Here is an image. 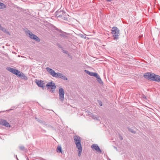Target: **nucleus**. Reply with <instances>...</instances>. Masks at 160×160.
<instances>
[{"label":"nucleus","instance_id":"f257e3e1","mask_svg":"<svg viewBox=\"0 0 160 160\" xmlns=\"http://www.w3.org/2000/svg\"><path fill=\"white\" fill-rule=\"evenodd\" d=\"M73 138L77 148L78 149V156H80L81 155L82 151L80 138L77 136H74Z\"/></svg>","mask_w":160,"mask_h":160},{"label":"nucleus","instance_id":"f03ea898","mask_svg":"<svg viewBox=\"0 0 160 160\" xmlns=\"http://www.w3.org/2000/svg\"><path fill=\"white\" fill-rule=\"evenodd\" d=\"M144 77L147 79L157 82H160V76L153 73L147 72L144 75Z\"/></svg>","mask_w":160,"mask_h":160},{"label":"nucleus","instance_id":"7ed1b4c3","mask_svg":"<svg viewBox=\"0 0 160 160\" xmlns=\"http://www.w3.org/2000/svg\"><path fill=\"white\" fill-rule=\"evenodd\" d=\"M46 86L48 89H50V91L52 92H54L55 91L56 86L54 83L51 82L46 84L45 82L41 81V87L44 89V88H46Z\"/></svg>","mask_w":160,"mask_h":160},{"label":"nucleus","instance_id":"20e7f679","mask_svg":"<svg viewBox=\"0 0 160 160\" xmlns=\"http://www.w3.org/2000/svg\"><path fill=\"white\" fill-rule=\"evenodd\" d=\"M46 69L47 71L53 77L59 78L64 80H67V79L65 76L60 73H56L53 70L49 68H47Z\"/></svg>","mask_w":160,"mask_h":160},{"label":"nucleus","instance_id":"39448f33","mask_svg":"<svg viewBox=\"0 0 160 160\" xmlns=\"http://www.w3.org/2000/svg\"><path fill=\"white\" fill-rule=\"evenodd\" d=\"M111 33L114 40L118 39L120 33L119 30L116 27H114L112 28Z\"/></svg>","mask_w":160,"mask_h":160},{"label":"nucleus","instance_id":"423d86ee","mask_svg":"<svg viewBox=\"0 0 160 160\" xmlns=\"http://www.w3.org/2000/svg\"><path fill=\"white\" fill-rule=\"evenodd\" d=\"M27 35L29 37L31 38L32 39L37 41H39V39L36 35L33 34L30 31L28 30L26 31Z\"/></svg>","mask_w":160,"mask_h":160},{"label":"nucleus","instance_id":"0eeeda50","mask_svg":"<svg viewBox=\"0 0 160 160\" xmlns=\"http://www.w3.org/2000/svg\"><path fill=\"white\" fill-rule=\"evenodd\" d=\"M56 16L57 18H64L66 16V13L63 11L58 10L56 12Z\"/></svg>","mask_w":160,"mask_h":160},{"label":"nucleus","instance_id":"6e6552de","mask_svg":"<svg viewBox=\"0 0 160 160\" xmlns=\"http://www.w3.org/2000/svg\"><path fill=\"white\" fill-rule=\"evenodd\" d=\"M64 93L63 89L62 88H60L59 90V99L62 101L64 100Z\"/></svg>","mask_w":160,"mask_h":160},{"label":"nucleus","instance_id":"1a4fd4ad","mask_svg":"<svg viewBox=\"0 0 160 160\" xmlns=\"http://www.w3.org/2000/svg\"><path fill=\"white\" fill-rule=\"evenodd\" d=\"M7 69L12 73L17 75L18 74V73H20V71L15 68H12L10 67H8Z\"/></svg>","mask_w":160,"mask_h":160},{"label":"nucleus","instance_id":"9d476101","mask_svg":"<svg viewBox=\"0 0 160 160\" xmlns=\"http://www.w3.org/2000/svg\"><path fill=\"white\" fill-rule=\"evenodd\" d=\"M0 124L4 126L7 127H10L9 123L4 120H0Z\"/></svg>","mask_w":160,"mask_h":160},{"label":"nucleus","instance_id":"9b49d317","mask_svg":"<svg viewBox=\"0 0 160 160\" xmlns=\"http://www.w3.org/2000/svg\"><path fill=\"white\" fill-rule=\"evenodd\" d=\"M85 71L87 74H89V75H90L91 76H94V77H96V76L98 74L96 73H94L93 72H90L86 70H85Z\"/></svg>","mask_w":160,"mask_h":160},{"label":"nucleus","instance_id":"f8f14e48","mask_svg":"<svg viewBox=\"0 0 160 160\" xmlns=\"http://www.w3.org/2000/svg\"><path fill=\"white\" fill-rule=\"evenodd\" d=\"M91 147L93 149H94L97 151H100L101 152V151L99 147L96 144H94L92 145Z\"/></svg>","mask_w":160,"mask_h":160},{"label":"nucleus","instance_id":"ddd939ff","mask_svg":"<svg viewBox=\"0 0 160 160\" xmlns=\"http://www.w3.org/2000/svg\"><path fill=\"white\" fill-rule=\"evenodd\" d=\"M18 74L17 76L21 78L22 79H25L27 78L24 74L20 71V73H18Z\"/></svg>","mask_w":160,"mask_h":160},{"label":"nucleus","instance_id":"4468645a","mask_svg":"<svg viewBox=\"0 0 160 160\" xmlns=\"http://www.w3.org/2000/svg\"><path fill=\"white\" fill-rule=\"evenodd\" d=\"M0 30L2 31L3 32H5L7 34L10 35L9 32L7 30L4 28L2 27L0 25Z\"/></svg>","mask_w":160,"mask_h":160},{"label":"nucleus","instance_id":"2eb2a0df","mask_svg":"<svg viewBox=\"0 0 160 160\" xmlns=\"http://www.w3.org/2000/svg\"><path fill=\"white\" fill-rule=\"evenodd\" d=\"M96 77L97 78V80L98 81L99 83H100L101 84L103 82H102V80L100 78L98 74L96 76Z\"/></svg>","mask_w":160,"mask_h":160},{"label":"nucleus","instance_id":"dca6fc26","mask_svg":"<svg viewBox=\"0 0 160 160\" xmlns=\"http://www.w3.org/2000/svg\"><path fill=\"white\" fill-rule=\"evenodd\" d=\"M6 7L5 5L0 2V9H3Z\"/></svg>","mask_w":160,"mask_h":160},{"label":"nucleus","instance_id":"f3484780","mask_svg":"<svg viewBox=\"0 0 160 160\" xmlns=\"http://www.w3.org/2000/svg\"><path fill=\"white\" fill-rule=\"evenodd\" d=\"M57 150L58 152H60L61 153H62V148L60 146H58L57 149Z\"/></svg>","mask_w":160,"mask_h":160},{"label":"nucleus","instance_id":"a211bd4d","mask_svg":"<svg viewBox=\"0 0 160 160\" xmlns=\"http://www.w3.org/2000/svg\"><path fill=\"white\" fill-rule=\"evenodd\" d=\"M36 82L38 85L39 87H40V81L38 80H36Z\"/></svg>","mask_w":160,"mask_h":160},{"label":"nucleus","instance_id":"6ab92c4d","mask_svg":"<svg viewBox=\"0 0 160 160\" xmlns=\"http://www.w3.org/2000/svg\"><path fill=\"white\" fill-rule=\"evenodd\" d=\"M19 148L20 149V150H23L25 148L23 146H20L19 147Z\"/></svg>","mask_w":160,"mask_h":160},{"label":"nucleus","instance_id":"aec40b11","mask_svg":"<svg viewBox=\"0 0 160 160\" xmlns=\"http://www.w3.org/2000/svg\"><path fill=\"white\" fill-rule=\"evenodd\" d=\"M17 159L18 160V158L17 157Z\"/></svg>","mask_w":160,"mask_h":160}]
</instances>
